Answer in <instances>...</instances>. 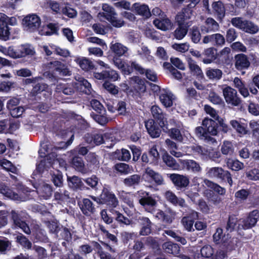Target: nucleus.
<instances>
[{
    "label": "nucleus",
    "instance_id": "1",
    "mask_svg": "<svg viewBox=\"0 0 259 259\" xmlns=\"http://www.w3.org/2000/svg\"><path fill=\"white\" fill-rule=\"evenodd\" d=\"M146 81L145 79L134 75L119 84V91L134 99L141 98L146 91Z\"/></svg>",
    "mask_w": 259,
    "mask_h": 259
},
{
    "label": "nucleus",
    "instance_id": "41",
    "mask_svg": "<svg viewBox=\"0 0 259 259\" xmlns=\"http://www.w3.org/2000/svg\"><path fill=\"white\" fill-rule=\"evenodd\" d=\"M153 24L158 29L166 31L171 29L173 24L168 18H164L161 20L155 19L153 20Z\"/></svg>",
    "mask_w": 259,
    "mask_h": 259
},
{
    "label": "nucleus",
    "instance_id": "26",
    "mask_svg": "<svg viewBox=\"0 0 259 259\" xmlns=\"http://www.w3.org/2000/svg\"><path fill=\"white\" fill-rule=\"evenodd\" d=\"M110 49L113 55L112 60L114 64L115 58L122 59L121 57H122L127 51V48L126 47L119 42H115L114 44H113V42L111 43Z\"/></svg>",
    "mask_w": 259,
    "mask_h": 259
},
{
    "label": "nucleus",
    "instance_id": "17",
    "mask_svg": "<svg viewBox=\"0 0 259 259\" xmlns=\"http://www.w3.org/2000/svg\"><path fill=\"white\" fill-rule=\"evenodd\" d=\"M67 182L69 188L74 191L89 190V187L84 184L81 179L76 176H67Z\"/></svg>",
    "mask_w": 259,
    "mask_h": 259
},
{
    "label": "nucleus",
    "instance_id": "8",
    "mask_svg": "<svg viewBox=\"0 0 259 259\" xmlns=\"http://www.w3.org/2000/svg\"><path fill=\"white\" fill-rule=\"evenodd\" d=\"M38 153L40 156L42 157V159L36 163L35 170L39 174H41L45 170H47L52 166L57 155L52 152L48 153L47 155L44 156L41 154L40 150H39Z\"/></svg>",
    "mask_w": 259,
    "mask_h": 259
},
{
    "label": "nucleus",
    "instance_id": "49",
    "mask_svg": "<svg viewBox=\"0 0 259 259\" xmlns=\"http://www.w3.org/2000/svg\"><path fill=\"white\" fill-rule=\"evenodd\" d=\"M222 246L224 249L228 250L229 252L235 250L239 246L238 244L241 243L240 240L237 237L228 238Z\"/></svg>",
    "mask_w": 259,
    "mask_h": 259
},
{
    "label": "nucleus",
    "instance_id": "47",
    "mask_svg": "<svg viewBox=\"0 0 259 259\" xmlns=\"http://www.w3.org/2000/svg\"><path fill=\"white\" fill-rule=\"evenodd\" d=\"M92 244L97 251V253L100 259H116L110 253L106 252L103 250L102 246L97 241H93Z\"/></svg>",
    "mask_w": 259,
    "mask_h": 259
},
{
    "label": "nucleus",
    "instance_id": "29",
    "mask_svg": "<svg viewBox=\"0 0 259 259\" xmlns=\"http://www.w3.org/2000/svg\"><path fill=\"white\" fill-rule=\"evenodd\" d=\"M72 166L77 171L83 174H86L91 170L85 166L84 162L82 157L74 156L71 160Z\"/></svg>",
    "mask_w": 259,
    "mask_h": 259
},
{
    "label": "nucleus",
    "instance_id": "59",
    "mask_svg": "<svg viewBox=\"0 0 259 259\" xmlns=\"http://www.w3.org/2000/svg\"><path fill=\"white\" fill-rule=\"evenodd\" d=\"M238 222V218L235 215H229L226 226V229L227 232L230 233L233 232L235 230V228L237 226Z\"/></svg>",
    "mask_w": 259,
    "mask_h": 259
},
{
    "label": "nucleus",
    "instance_id": "38",
    "mask_svg": "<svg viewBox=\"0 0 259 259\" xmlns=\"http://www.w3.org/2000/svg\"><path fill=\"white\" fill-rule=\"evenodd\" d=\"M217 50L213 47L205 49L203 52V62L204 64H210L215 61L217 56Z\"/></svg>",
    "mask_w": 259,
    "mask_h": 259
},
{
    "label": "nucleus",
    "instance_id": "58",
    "mask_svg": "<svg viewBox=\"0 0 259 259\" xmlns=\"http://www.w3.org/2000/svg\"><path fill=\"white\" fill-rule=\"evenodd\" d=\"M15 125L14 123H11L8 119H4L0 121V133H11L13 132V127Z\"/></svg>",
    "mask_w": 259,
    "mask_h": 259
},
{
    "label": "nucleus",
    "instance_id": "60",
    "mask_svg": "<svg viewBox=\"0 0 259 259\" xmlns=\"http://www.w3.org/2000/svg\"><path fill=\"white\" fill-rule=\"evenodd\" d=\"M221 150L223 155H232L234 151V147L231 142L224 141L221 146Z\"/></svg>",
    "mask_w": 259,
    "mask_h": 259
},
{
    "label": "nucleus",
    "instance_id": "33",
    "mask_svg": "<svg viewBox=\"0 0 259 259\" xmlns=\"http://www.w3.org/2000/svg\"><path fill=\"white\" fill-rule=\"evenodd\" d=\"M175 215V213L170 209L168 211L159 209L155 217L162 223L169 225L172 222Z\"/></svg>",
    "mask_w": 259,
    "mask_h": 259
},
{
    "label": "nucleus",
    "instance_id": "30",
    "mask_svg": "<svg viewBox=\"0 0 259 259\" xmlns=\"http://www.w3.org/2000/svg\"><path fill=\"white\" fill-rule=\"evenodd\" d=\"M192 11L189 8H184L176 16V23L178 25L188 26L186 21L191 18Z\"/></svg>",
    "mask_w": 259,
    "mask_h": 259
},
{
    "label": "nucleus",
    "instance_id": "25",
    "mask_svg": "<svg viewBox=\"0 0 259 259\" xmlns=\"http://www.w3.org/2000/svg\"><path fill=\"white\" fill-rule=\"evenodd\" d=\"M174 185L180 189L186 188L190 183L189 178L183 175L171 174L168 177Z\"/></svg>",
    "mask_w": 259,
    "mask_h": 259
},
{
    "label": "nucleus",
    "instance_id": "61",
    "mask_svg": "<svg viewBox=\"0 0 259 259\" xmlns=\"http://www.w3.org/2000/svg\"><path fill=\"white\" fill-rule=\"evenodd\" d=\"M178 27L173 32V35L178 40L183 39L188 31V26L178 25Z\"/></svg>",
    "mask_w": 259,
    "mask_h": 259
},
{
    "label": "nucleus",
    "instance_id": "6",
    "mask_svg": "<svg viewBox=\"0 0 259 259\" xmlns=\"http://www.w3.org/2000/svg\"><path fill=\"white\" fill-rule=\"evenodd\" d=\"M11 219L15 229H20L26 234L30 235L31 230L27 223V218L22 213L12 210L11 212Z\"/></svg>",
    "mask_w": 259,
    "mask_h": 259
},
{
    "label": "nucleus",
    "instance_id": "19",
    "mask_svg": "<svg viewBox=\"0 0 259 259\" xmlns=\"http://www.w3.org/2000/svg\"><path fill=\"white\" fill-rule=\"evenodd\" d=\"M7 15L0 13V40L7 41L11 38L10 28L7 25Z\"/></svg>",
    "mask_w": 259,
    "mask_h": 259
},
{
    "label": "nucleus",
    "instance_id": "42",
    "mask_svg": "<svg viewBox=\"0 0 259 259\" xmlns=\"http://www.w3.org/2000/svg\"><path fill=\"white\" fill-rule=\"evenodd\" d=\"M161 104L165 107H170L173 105L172 94L164 89L162 90V93L158 96Z\"/></svg>",
    "mask_w": 259,
    "mask_h": 259
},
{
    "label": "nucleus",
    "instance_id": "36",
    "mask_svg": "<svg viewBox=\"0 0 259 259\" xmlns=\"http://www.w3.org/2000/svg\"><path fill=\"white\" fill-rule=\"evenodd\" d=\"M109 212L113 215L114 220L116 221L121 227L130 225L132 223V221L126 217L124 216L119 211L113 209H109Z\"/></svg>",
    "mask_w": 259,
    "mask_h": 259
},
{
    "label": "nucleus",
    "instance_id": "44",
    "mask_svg": "<svg viewBox=\"0 0 259 259\" xmlns=\"http://www.w3.org/2000/svg\"><path fill=\"white\" fill-rule=\"evenodd\" d=\"M163 249L167 253L178 255L180 254V247L177 244L171 241L164 242L162 245Z\"/></svg>",
    "mask_w": 259,
    "mask_h": 259
},
{
    "label": "nucleus",
    "instance_id": "21",
    "mask_svg": "<svg viewBox=\"0 0 259 259\" xmlns=\"http://www.w3.org/2000/svg\"><path fill=\"white\" fill-rule=\"evenodd\" d=\"M83 138L84 141L92 147L100 145L104 142L103 135L96 132L87 133Z\"/></svg>",
    "mask_w": 259,
    "mask_h": 259
},
{
    "label": "nucleus",
    "instance_id": "11",
    "mask_svg": "<svg viewBox=\"0 0 259 259\" xmlns=\"http://www.w3.org/2000/svg\"><path fill=\"white\" fill-rule=\"evenodd\" d=\"M258 218V210L254 209L250 211L247 215L242 218L239 224L238 228L243 229H250L254 227L257 222Z\"/></svg>",
    "mask_w": 259,
    "mask_h": 259
},
{
    "label": "nucleus",
    "instance_id": "23",
    "mask_svg": "<svg viewBox=\"0 0 259 259\" xmlns=\"http://www.w3.org/2000/svg\"><path fill=\"white\" fill-rule=\"evenodd\" d=\"M235 67L239 71L247 69L250 62L247 55L244 54H238L234 57Z\"/></svg>",
    "mask_w": 259,
    "mask_h": 259
},
{
    "label": "nucleus",
    "instance_id": "63",
    "mask_svg": "<svg viewBox=\"0 0 259 259\" xmlns=\"http://www.w3.org/2000/svg\"><path fill=\"white\" fill-rule=\"evenodd\" d=\"M46 225L49 230V232L55 235L57 234L60 227L62 226L57 220L46 221Z\"/></svg>",
    "mask_w": 259,
    "mask_h": 259
},
{
    "label": "nucleus",
    "instance_id": "18",
    "mask_svg": "<svg viewBox=\"0 0 259 259\" xmlns=\"http://www.w3.org/2000/svg\"><path fill=\"white\" fill-rule=\"evenodd\" d=\"M138 223L140 226L139 234L141 236H148L152 232L153 223L146 217H139Z\"/></svg>",
    "mask_w": 259,
    "mask_h": 259
},
{
    "label": "nucleus",
    "instance_id": "50",
    "mask_svg": "<svg viewBox=\"0 0 259 259\" xmlns=\"http://www.w3.org/2000/svg\"><path fill=\"white\" fill-rule=\"evenodd\" d=\"M76 62L79 64L80 67L83 70L89 71L92 70L95 68L93 62L86 58H78L76 59Z\"/></svg>",
    "mask_w": 259,
    "mask_h": 259
},
{
    "label": "nucleus",
    "instance_id": "9",
    "mask_svg": "<svg viewBox=\"0 0 259 259\" xmlns=\"http://www.w3.org/2000/svg\"><path fill=\"white\" fill-rule=\"evenodd\" d=\"M151 112L154 118L153 120L158 123L161 129L165 131L167 130L168 124L166 113L157 105H153L151 107Z\"/></svg>",
    "mask_w": 259,
    "mask_h": 259
},
{
    "label": "nucleus",
    "instance_id": "35",
    "mask_svg": "<svg viewBox=\"0 0 259 259\" xmlns=\"http://www.w3.org/2000/svg\"><path fill=\"white\" fill-rule=\"evenodd\" d=\"M0 193L13 200H18L20 198L19 195L14 192L7 184L3 182H0Z\"/></svg>",
    "mask_w": 259,
    "mask_h": 259
},
{
    "label": "nucleus",
    "instance_id": "37",
    "mask_svg": "<svg viewBox=\"0 0 259 259\" xmlns=\"http://www.w3.org/2000/svg\"><path fill=\"white\" fill-rule=\"evenodd\" d=\"M230 49L228 47H225L219 53L217 52V58L215 62L219 64H228L230 62L229 54Z\"/></svg>",
    "mask_w": 259,
    "mask_h": 259
},
{
    "label": "nucleus",
    "instance_id": "52",
    "mask_svg": "<svg viewBox=\"0 0 259 259\" xmlns=\"http://www.w3.org/2000/svg\"><path fill=\"white\" fill-rule=\"evenodd\" d=\"M205 23L207 26H203L201 28L202 31L209 32L218 30L219 28V24L212 18H207Z\"/></svg>",
    "mask_w": 259,
    "mask_h": 259
},
{
    "label": "nucleus",
    "instance_id": "57",
    "mask_svg": "<svg viewBox=\"0 0 259 259\" xmlns=\"http://www.w3.org/2000/svg\"><path fill=\"white\" fill-rule=\"evenodd\" d=\"M230 124L238 133L243 135L247 134L246 124L241 123L236 120H232L230 121Z\"/></svg>",
    "mask_w": 259,
    "mask_h": 259
},
{
    "label": "nucleus",
    "instance_id": "2",
    "mask_svg": "<svg viewBox=\"0 0 259 259\" xmlns=\"http://www.w3.org/2000/svg\"><path fill=\"white\" fill-rule=\"evenodd\" d=\"M89 197L98 205H106L109 208L113 209L116 207L118 204V200L112 191L111 187L105 185L103 187L101 193L99 196L89 195Z\"/></svg>",
    "mask_w": 259,
    "mask_h": 259
},
{
    "label": "nucleus",
    "instance_id": "24",
    "mask_svg": "<svg viewBox=\"0 0 259 259\" xmlns=\"http://www.w3.org/2000/svg\"><path fill=\"white\" fill-rule=\"evenodd\" d=\"M202 41L204 44L210 43L214 46L222 47L225 44V38L220 33H214L205 36Z\"/></svg>",
    "mask_w": 259,
    "mask_h": 259
},
{
    "label": "nucleus",
    "instance_id": "32",
    "mask_svg": "<svg viewBox=\"0 0 259 259\" xmlns=\"http://www.w3.org/2000/svg\"><path fill=\"white\" fill-rule=\"evenodd\" d=\"M230 238H231L230 234L228 233H224L223 229L220 227L216 229L215 232L212 236L213 242L215 244L220 246L225 243L226 240Z\"/></svg>",
    "mask_w": 259,
    "mask_h": 259
},
{
    "label": "nucleus",
    "instance_id": "7",
    "mask_svg": "<svg viewBox=\"0 0 259 259\" xmlns=\"http://www.w3.org/2000/svg\"><path fill=\"white\" fill-rule=\"evenodd\" d=\"M9 56L13 58H20L26 56H32L35 51L30 47L27 45H22L14 48L13 47H9L7 51Z\"/></svg>",
    "mask_w": 259,
    "mask_h": 259
},
{
    "label": "nucleus",
    "instance_id": "53",
    "mask_svg": "<svg viewBox=\"0 0 259 259\" xmlns=\"http://www.w3.org/2000/svg\"><path fill=\"white\" fill-rule=\"evenodd\" d=\"M205 74L206 76L210 80H219L222 77V71L218 68H207Z\"/></svg>",
    "mask_w": 259,
    "mask_h": 259
},
{
    "label": "nucleus",
    "instance_id": "62",
    "mask_svg": "<svg viewBox=\"0 0 259 259\" xmlns=\"http://www.w3.org/2000/svg\"><path fill=\"white\" fill-rule=\"evenodd\" d=\"M51 181L56 187H61L63 185V179L62 172L58 170L51 175Z\"/></svg>",
    "mask_w": 259,
    "mask_h": 259
},
{
    "label": "nucleus",
    "instance_id": "55",
    "mask_svg": "<svg viewBox=\"0 0 259 259\" xmlns=\"http://www.w3.org/2000/svg\"><path fill=\"white\" fill-rule=\"evenodd\" d=\"M90 115L96 122L101 125H105L108 122V119L106 116V111L102 113L92 112Z\"/></svg>",
    "mask_w": 259,
    "mask_h": 259
},
{
    "label": "nucleus",
    "instance_id": "34",
    "mask_svg": "<svg viewBox=\"0 0 259 259\" xmlns=\"http://www.w3.org/2000/svg\"><path fill=\"white\" fill-rule=\"evenodd\" d=\"M212 8L217 20L222 22L225 16L226 8L224 4L221 1L213 2Z\"/></svg>",
    "mask_w": 259,
    "mask_h": 259
},
{
    "label": "nucleus",
    "instance_id": "54",
    "mask_svg": "<svg viewBox=\"0 0 259 259\" xmlns=\"http://www.w3.org/2000/svg\"><path fill=\"white\" fill-rule=\"evenodd\" d=\"M78 116L79 118L77 119V122L75 124L73 130L74 133L81 134L89 127V124L87 121L82 118L81 116Z\"/></svg>",
    "mask_w": 259,
    "mask_h": 259
},
{
    "label": "nucleus",
    "instance_id": "31",
    "mask_svg": "<svg viewBox=\"0 0 259 259\" xmlns=\"http://www.w3.org/2000/svg\"><path fill=\"white\" fill-rule=\"evenodd\" d=\"M142 182V178L140 175L133 174L130 175L122 181L123 185L127 187L136 188Z\"/></svg>",
    "mask_w": 259,
    "mask_h": 259
},
{
    "label": "nucleus",
    "instance_id": "16",
    "mask_svg": "<svg viewBox=\"0 0 259 259\" xmlns=\"http://www.w3.org/2000/svg\"><path fill=\"white\" fill-rule=\"evenodd\" d=\"M31 234L32 238L35 242H48L49 238L46 232L37 224H31Z\"/></svg>",
    "mask_w": 259,
    "mask_h": 259
},
{
    "label": "nucleus",
    "instance_id": "4",
    "mask_svg": "<svg viewBox=\"0 0 259 259\" xmlns=\"http://www.w3.org/2000/svg\"><path fill=\"white\" fill-rule=\"evenodd\" d=\"M135 196L145 211L151 213L155 211L157 201L154 195L143 190H140L136 193Z\"/></svg>",
    "mask_w": 259,
    "mask_h": 259
},
{
    "label": "nucleus",
    "instance_id": "39",
    "mask_svg": "<svg viewBox=\"0 0 259 259\" xmlns=\"http://www.w3.org/2000/svg\"><path fill=\"white\" fill-rule=\"evenodd\" d=\"M180 163L184 169L191 170L193 172H199L201 170V167L198 163L194 160H180Z\"/></svg>",
    "mask_w": 259,
    "mask_h": 259
},
{
    "label": "nucleus",
    "instance_id": "20",
    "mask_svg": "<svg viewBox=\"0 0 259 259\" xmlns=\"http://www.w3.org/2000/svg\"><path fill=\"white\" fill-rule=\"evenodd\" d=\"M22 23L30 31H34L39 27L41 21L40 18L37 15L32 14L24 17Z\"/></svg>",
    "mask_w": 259,
    "mask_h": 259
},
{
    "label": "nucleus",
    "instance_id": "15",
    "mask_svg": "<svg viewBox=\"0 0 259 259\" xmlns=\"http://www.w3.org/2000/svg\"><path fill=\"white\" fill-rule=\"evenodd\" d=\"M77 203L82 213L87 217H91L96 212L95 205L89 198H84L78 201Z\"/></svg>",
    "mask_w": 259,
    "mask_h": 259
},
{
    "label": "nucleus",
    "instance_id": "13",
    "mask_svg": "<svg viewBox=\"0 0 259 259\" xmlns=\"http://www.w3.org/2000/svg\"><path fill=\"white\" fill-rule=\"evenodd\" d=\"M114 65L125 76L130 75L134 73V61H128L127 60L115 58Z\"/></svg>",
    "mask_w": 259,
    "mask_h": 259
},
{
    "label": "nucleus",
    "instance_id": "27",
    "mask_svg": "<svg viewBox=\"0 0 259 259\" xmlns=\"http://www.w3.org/2000/svg\"><path fill=\"white\" fill-rule=\"evenodd\" d=\"M132 10L136 15L141 16L145 18H149L151 16L149 7L146 4L135 3L132 5Z\"/></svg>",
    "mask_w": 259,
    "mask_h": 259
},
{
    "label": "nucleus",
    "instance_id": "12",
    "mask_svg": "<svg viewBox=\"0 0 259 259\" xmlns=\"http://www.w3.org/2000/svg\"><path fill=\"white\" fill-rule=\"evenodd\" d=\"M223 92L226 102L228 104L237 106L241 104V100L238 97L236 90L227 86L223 89Z\"/></svg>",
    "mask_w": 259,
    "mask_h": 259
},
{
    "label": "nucleus",
    "instance_id": "40",
    "mask_svg": "<svg viewBox=\"0 0 259 259\" xmlns=\"http://www.w3.org/2000/svg\"><path fill=\"white\" fill-rule=\"evenodd\" d=\"M162 158L163 162L170 168L173 170H178L180 166L177 162L176 159L169 155L167 152L165 151L162 155Z\"/></svg>",
    "mask_w": 259,
    "mask_h": 259
},
{
    "label": "nucleus",
    "instance_id": "14",
    "mask_svg": "<svg viewBox=\"0 0 259 259\" xmlns=\"http://www.w3.org/2000/svg\"><path fill=\"white\" fill-rule=\"evenodd\" d=\"M199 218V213L194 210H191L181 220V223L188 232H193L195 229L193 225L195 221Z\"/></svg>",
    "mask_w": 259,
    "mask_h": 259
},
{
    "label": "nucleus",
    "instance_id": "56",
    "mask_svg": "<svg viewBox=\"0 0 259 259\" xmlns=\"http://www.w3.org/2000/svg\"><path fill=\"white\" fill-rule=\"evenodd\" d=\"M163 131L168 134L171 139L178 142H182L183 140V137L179 129L177 128H171L167 130H163Z\"/></svg>",
    "mask_w": 259,
    "mask_h": 259
},
{
    "label": "nucleus",
    "instance_id": "51",
    "mask_svg": "<svg viewBox=\"0 0 259 259\" xmlns=\"http://www.w3.org/2000/svg\"><path fill=\"white\" fill-rule=\"evenodd\" d=\"M114 170L120 175H126L131 173L132 167L129 164L125 163L119 162L116 163L113 167Z\"/></svg>",
    "mask_w": 259,
    "mask_h": 259
},
{
    "label": "nucleus",
    "instance_id": "3",
    "mask_svg": "<svg viewBox=\"0 0 259 259\" xmlns=\"http://www.w3.org/2000/svg\"><path fill=\"white\" fill-rule=\"evenodd\" d=\"M202 126H198L195 129L196 135L205 139L211 140L210 135L216 136L219 131L218 123L212 119L205 118L202 123Z\"/></svg>",
    "mask_w": 259,
    "mask_h": 259
},
{
    "label": "nucleus",
    "instance_id": "5",
    "mask_svg": "<svg viewBox=\"0 0 259 259\" xmlns=\"http://www.w3.org/2000/svg\"><path fill=\"white\" fill-rule=\"evenodd\" d=\"M206 175L209 178H215L222 182L228 183L230 187L233 185V180L230 172L221 167H207Z\"/></svg>",
    "mask_w": 259,
    "mask_h": 259
},
{
    "label": "nucleus",
    "instance_id": "45",
    "mask_svg": "<svg viewBox=\"0 0 259 259\" xmlns=\"http://www.w3.org/2000/svg\"><path fill=\"white\" fill-rule=\"evenodd\" d=\"M112 156L115 159L123 161H128L131 158L130 151L124 148H122L121 150L117 149L113 152Z\"/></svg>",
    "mask_w": 259,
    "mask_h": 259
},
{
    "label": "nucleus",
    "instance_id": "10",
    "mask_svg": "<svg viewBox=\"0 0 259 259\" xmlns=\"http://www.w3.org/2000/svg\"><path fill=\"white\" fill-rule=\"evenodd\" d=\"M94 76L99 80H105V81H115L119 78L118 72L109 66L103 68L100 72H94Z\"/></svg>",
    "mask_w": 259,
    "mask_h": 259
},
{
    "label": "nucleus",
    "instance_id": "64",
    "mask_svg": "<svg viewBox=\"0 0 259 259\" xmlns=\"http://www.w3.org/2000/svg\"><path fill=\"white\" fill-rule=\"evenodd\" d=\"M242 30L246 33L253 34L258 31L259 27L251 21L245 20Z\"/></svg>",
    "mask_w": 259,
    "mask_h": 259
},
{
    "label": "nucleus",
    "instance_id": "22",
    "mask_svg": "<svg viewBox=\"0 0 259 259\" xmlns=\"http://www.w3.org/2000/svg\"><path fill=\"white\" fill-rule=\"evenodd\" d=\"M152 119H148L145 122V126L147 133L152 138H157L160 137L161 133L160 126Z\"/></svg>",
    "mask_w": 259,
    "mask_h": 259
},
{
    "label": "nucleus",
    "instance_id": "48",
    "mask_svg": "<svg viewBox=\"0 0 259 259\" xmlns=\"http://www.w3.org/2000/svg\"><path fill=\"white\" fill-rule=\"evenodd\" d=\"M55 236L59 240H64L68 243L71 242L72 239V234L71 233L70 229L66 227H63L62 225Z\"/></svg>",
    "mask_w": 259,
    "mask_h": 259
},
{
    "label": "nucleus",
    "instance_id": "46",
    "mask_svg": "<svg viewBox=\"0 0 259 259\" xmlns=\"http://www.w3.org/2000/svg\"><path fill=\"white\" fill-rule=\"evenodd\" d=\"M203 182L206 186L212 190L214 192L217 193L218 195L222 196L225 195L226 192V189L217 183L208 179H204Z\"/></svg>",
    "mask_w": 259,
    "mask_h": 259
},
{
    "label": "nucleus",
    "instance_id": "43",
    "mask_svg": "<svg viewBox=\"0 0 259 259\" xmlns=\"http://www.w3.org/2000/svg\"><path fill=\"white\" fill-rule=\"evenodd\" d=\"M188 65L191 73L195 76L197 79L200 80L205 79L201 68L193 60L190 59L188 61Z\"/></svg>",
    "mask_w": 259,
    "mask_h": 259
},
{
    "label": "nucleus",
    "instance_id": "28",
    "mask_svg": "<svg viewBox=\"0 0 259 259\" xmlns=\"http://www.w3.org/2000/svg\"><path fill=\"white\" fill-rule=\"evenodd\" d=\"M166 200L174 206H179L181 207H185L187 206L186 201L182 198H178L172 191H166L164 194Z\"/></svg>",
    "mask_w": 259,
    "mask_h": 259
}]
</instances>
